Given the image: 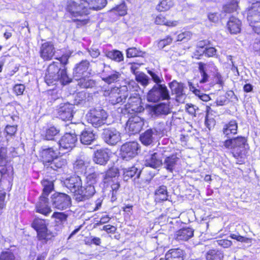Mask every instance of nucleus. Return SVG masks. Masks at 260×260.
<instances>
[{"label": "nucleus", "mask_w": 260, "mask_h": 260, "mask_svg": "<svg viewBox=\"0 0 260 260\" xmlns=\"http://www.w3.org/2000/svg\"><path fill=\"white\" fill-rule=\"evenodd\" d=\"M40 55L44 60L51 59L54 54L53 50H41Z\"/></svg>", "instance_id": "5fc2aeb1"}, {"label": "nucleus", "mask_w": 260, "mask_h": 260, "mask_svg": "<svg viewBox=\"0 0 260 260\" xmlns=\"http://www.w3.org/2000/svg\"><path fill=\"white\" fill-rule=\"evenodd\" d=\"M110 12L116 13L119 16H124L127 13L126 7L124 3H122L116 7L112 9Z\"/></svg>", "instance_id": "3c124183"}, {"label": "nucleus", "mask_w": 260, "mask_h": 260, "mask_svg": "<svg viewBox=\"0 0 260 260\" xmlns=\"http://www.w3.org/2000/svg\"><path fill=\"white\" fill-rule=\"evenodd\" d=\"M54 237L53 233L47 228L37 234V238L43 244H46Z\"/></svg>", "instance_id": "2f4dec72"}, {"label": "nucleus", "mask_w": 260, "mask_h": 260, "mask_svg": "<svg viewBox=\"0 0 260 260\" xmlns=\"http://www.w3.org/2000/svg\"><path fill=\"white\" fill-rule=\"evenodd\" d=\"M85 161L81 158H77L73 164V168L76 172H82L85 169Z\"/></svg>", "instance_id": "49530a36"}, {"label": "nucleus", "mask_w": 260, "mask_h": 260, "mask_svg": "<svg viewBox=\"0 0 260 260\" xmlns=\"http://www.w3.org/2000/svg\"><path fill=\"white\" fill-rule=\"evenodd\" d=\"M43 186V193L40 197L39 202L36 205L37 212L45 215H47L51 212V209L48 206L47 197L53 189V183L51 181L44 180L42 182Z\"/></svg>", "instance_id": "7ed1b4c3"}, {"label": "nucleus", "mask_w": 260, "mask_h": 260, "mask_svg": "<svg viewBox=\"0 0 260 260\" xmlns=\"http://www.w3.org/2000/svg\"><path fill=\"white\" fill-rule=\"evenodd\" d=\"M155 22L157 24L166 25L169 26H175L178 23L177 21H168L165 17L161 15L157 16L156 17Z\"/></svg>", "instance_id": "ea45409f"}, {"label": "nucleus", "mask_w": 260, "mask_h": 260, "mask_svg": "<svg viewBox=\"0 0 260 260\" xmlns=\"http://www.w3.org/2000/svg\"><path fill=\"white\" fill-rule=\"evenodd\" d=\"M199 70L202 77L200 83H203L206 82L208 79V75L206 73L207 70L205 64L203 62L199 63Z\"/></svg>", "instance_id": "8fccbe9b"}, {"label": "nucleus", "mask_w": 260, "mask_h": 260, "mask_svg": "<svg viewBox=\"0 0 260 260\" xmlns=\"http://www.w3.org/2000/svg\"><path fill=\"white\" fill-rule=\"evenodd\" d=\"M194 230L190 228H184L176 232V239L179 241H187L193 236Z\"/></svg>", "instance_id": "393cba45"}, {"label": "nucleus", "mask_w": 260, "mask_h": 260, "mask_svg": "<svg viewBox=\"0 0 260 260\" xmlns=\"http://www.w3.org/2000/svg\"><path fill=\"white\" fill-rule=\"evenodd\" d=\"M122 91L123 90L122 87H114L110 90L105 91L104 95L109 96V101L113 105L123 104L126 102L129 94L127 91L123 92Z\"/></svg>", "instance_id": "6e6552de"}, {"label": "nucleus", "mask_w": 260, "mask_h": 260, "mask_svg": "<svg viewBox=\"0 0 260 260\" xmlns=\"http://www.w3.org/2000/svg\"><path fill=\"white\" fill-rule=\"evenodd\" d=\"M126 56L128 58L141 56L143 52L139 50H126Z\"/></svg>", "instance_id": "bf43d9fd"}, {"label": "nucleus", "mask_w": 260, "mask_h": 260, "mask_svg": "<svg viewBox=\"0 0 260 260\" xmlns=\"http://www.w3.org/2000/svg\"><path fill=\"white\" fill-rule=\"evenodd\" d=\"M77 142V135L75 133H66L57 143L59 153H65L71 151Z\"/></svg>", "instance_id": "0eeeda50"}, {"label": "nucleus", "mask_w": 260, "mask_h": 260, "mask_svg": "<svg viewBox=\"0 0 260 260\" xmlns=\"http://www.w3.org/2000/svg\"><path fill=\"white\" fill-rule=\"evenodd\" d=\"M98 174L95 172L89 174L86 177L85 183L83 186L84 199H89L95 193L94 184L97 182Z\"/></svg>", "instance_id": "f8f14e48"}, {"label": "nucleus", "mask_w": 260, "mask_h": 260, "mask_svg": "<svg viewBox=\"0 0 260 260\" xmlns=\"http://www.w3.org/2000/svg\"><path fill=\"white\" fill-rule=\"evenodd\" d=\"M118 173V171L116 168H112L107 171L104 175V180L105 182L108 181V179L113 177H115Z\"/></svg>", "instance_id": "864d4df0"}, {"label": "nucleus", "mask_w": 260, "mask_h": 260, "mask_svg": "<svg viewBox=\"0 0 260 260\" xmlns=\"http://www.w3.org/2000/svg\"><path fill=\"white\" fill-rule=\"evenodd\" d=\"M191 34L189 31H185L182 32L177 36V41L185 42L190 39Z\"/></svg>", "instance_id": "052dcab7"}, {"label": "nucleus", "mask_w": 260, "mask_h": 260, "mask_svg": "<svg viewBox=\"0 0 260 260\" xmlns=\"http://www.w3.org/2000/svg\"><path fill=\"white\" fill-rule=\"evenodd\" d=\"M74 106L69 103H61L56 108L57 115L62 120H70L73 116Z\"/></svg>", "instance_id": "4468645a"}, {"label": "nucleus", "mask_w": 260, "mask_h": 260, "mask_svg": "<svg viewBox=\"0 0 260 260\" xmlns=\"http://www.w3.org/2000/svg\"><path fill=\"white\" fill-rule=\"evenodd\" d=\"M197 47L201 49H215L210 41L207 40L198 42L197 43Z\"/></svg>", "instance_id": "6e6d98bb"}, {"label": "nucleus", "mask_w": 260, "mask_h": 260, "mask_svg": "<svg viewBox=\"0 0 260 260\" xmlns=\"http://www.w3.org/2000/svg\"><path fill=\"white\" fill-rule=\"evenodd\" d=\"M237 0H232L231 2L223 7L222 12L225 13H231L236 11L238 7Z\"/></svg>", "instance_id": "a18cd8bd"}, {"label": "nucleus", "mask_w": 260, "mask_h": 260, "mask_svg": "<svg viewBox=\"0 0 260 260\" xmlns=\"http://www.w3.org/2000/svg\"><path fill=\"white\" fill-rule=\"evenodd\" d=\"M76 11L77 17L87 15L89 13L88 3L86 0H80V4L78 5Z\"/></svg>", "instance_id": "f704fd0d"}, {"label": "nucleus", "mask_w": 260, "mask_h": 260, "mask_svg": "<svg viewBox=\"0 0 260 260\" xmlns=\"http://www.w3.org/2000/svg\"><path fill=\"white\" fill-rule=\"evenodd\" d=\"M171 112L169 104L160 103L153 106L151 108L152 116H160L167 115Z\"/></svg>", "instance_id": "412c9836"}, {"label": "nucleus", "mask_w": 260, "mask_h": 260, "mask_svg": "<svg viewBox=\"0 0 260 260\" xmlns=\"http://www.w3.org/2000/svg\"><path fill=\"white\" fill-rule=\"evenodd\" d=\"M102 138L109 145L114 146L121 141V133L115 127H107L103 129Z\"/></svg>", "instance_id": "9d476101"}, {"label": "nucleus", "mask_w": 260, "mask_h": 260, "mask_svg": "<svg viewBox=\"0 0 260 260\" xmlns=\"http://www.w3.org/2000/svg\"><path fill=\"white\" fill-rule=\"evenodd\" d=\"M109 156L108 152L103 149L97 150L94 154L93 161L95 163L100 165H105L108 161Z\"/></svg>", "instance_id": "a878e982"}, {"label": "nucleus", "mask_w": 260, "mask_h": 260, "mask_svg": "<svg viewBox=\"0 0 260 260\" xmlns=\"http://www.w3.org/2000/svg\"><path fill=\"white\" fill-rule=\"evenodd\" d=\"M216 242L218 245L223 247V248H229L232 245V242L226 239L217 240Z\"/></svg>", "instance_id": "69168bd1"}, {"label": "nucleus", "mask_w": 260, "mask_h": 260, "mask_svg": "<svg viewBox=\"0 0 260 260\" xmlns=\"http://www.w3.org/2000/svg\"><path fill=\"white\" fill-rule=\"evenodd\" d=\"M95 139V135L90 130L83 131L80 137L81 143L84 145L90 144Z\"/></svg>", "instance_id": "c756f323"}, {"label": "nucleus", "mask_w": 260, "mask_h": 260, "mask_svg": "<svg viewBox=\"0 0 260 260\" xmlns=\"http://www.w3.org/2000/svg\"><path fill=\"white\" fill-rule=\"evenodd\" d=\"M139 148V144L136 142L126 143L121 146V157L124 160H130L138 154Z\"/></svg>", "instance_id": "9b49d317"}, {"label": "nucleus", "mask_w": 260, "mask_h": 260, "mask_svg": "<svg viewBox=\"0 0 260 260\" xmlns=\"http://www.w3.org/2000/svg\"><path fill=\"white\" fill-rule=\"evenodd\" d=\"M230 237L232 239L236 240L237 241H238L239 242L246 243L249 245H250L251 244V242H252L251 239L242 236L238 234H231Z\"/></svg>", "instance_id": "603ef678"}, {"label": "nucleus", "mask_w": 260, "mask_h": 260, "mask_svg": "<svg viewBox=\"0 0 260 260\" xmlns=\"http://www.w3.org/2000/svg\"><path fill=\"white\" fill-rule=\"evenodd\" d=\"M183 251L179 248L170 250L165 255L166 260H182Z\"/></svg>", "instance_id": "7c9ffc66"}, {"label": "nucleus", "mask_w": 260, "mask_h": 260, "mask_svg": "<svg viewBox=\"0 0 260 260\" xmlns=\"http://www.w3.org/2000/svg\"><path fill=\"white\" fill-rule=\"evenodd\" d=\"M143 125V119L138 116H134L128 119L126 128L131 134H135L140 132Z\"/></svg>", "instance_id": "aec40b11"}, {"label": "nucleus", "mask_w": 260, "mask_h": 260, "mask_svg": "<svg viewBox=\"0 0 260 260\" xmlns=\"http://www.w3.org/2000/svg\"><path fill=\"white\" fill-rule=\"evenodd\" d=\"M68 215L65 212H54L52 215V217L55 218V222L58 224H63L67 220Z\"/></svg>", "instance_id": "79ce46f5"}, {"label": "nucleus", "mask_w": 260, "mask_h": 260, "mask_svg": "<svg viewBox=\"0 0 260 260\" xmlns=\"http://www.w3.org/2000/svg\"><path fill=\"white\" fill-rule=\"evenodd\" d=\"M0 260H16L14 254L11 251L2 252L0 255Z\"/></svg>", "instance_id": "4d7b16f0"}, {"label": "nucleus", "mask_w": 260, "mask_h": 260, "mask_svg": "<svg viewBox=\"0 0 260 260\" xmlns=\"http://www.w3.org/2000/svg\"><path fill=\"white\" fill-rule=\"evenodd\" d=\"M108 116V113L105 110L94 109L90 111L88 120L92 126L99 127L106 123Z\"/></svg>", "instance_id": "1a4fd4ad"}, {"label": "nucleus", "mask_w": 260, "mask_h": 260, "mask_svg": "<svg viewBox=\"0 0 260 260\" xmlns=\"http://www.w3.org/2000/svg\"><path fill=\"white\" fill-rule=\"evenodd\" d=\"M227 25L231 34H236L241 31V22L235 17L232 16L230 18Z\"/></svg>", "instance_id": "bb28decb"}, {"label": "nucleus", "mask_w": 260, "mask_h": 260, "mask_svg": "<svg viewBox=\"0 0 260 260\" xmlns=\"http://www.w3.org/2000/svg\"><path fill=\"white\" fill-rule=\"evenodd\" d=\"M223 257V253L217 250L211 249L206 254L207 260H221Z\"/></svg>", "instance_id": "e433bc0d"}, {"label": "nucleus", "mask_w": 260, "mask_h": 260, "mask_svg": "<svg viewBox=\"0 0 260 260\" xmlns=\"http://www.w3.org/2000/svg\"><path fill=\"white\" fill-rule=\"evenodd\" d=\"M162 164L157 153H153L148 156L145 160V165L154 169H156Z\"/></svg>", "instance_id": "cd10ccee"}, {"label": "nucleus", "mask_w": 260, "mask_h": 260, "mask_svg": "<svg viewBox=\"0 0 260 260\" xmlns=\"http://www.w3.org/2000/svg\"><path fill=\"white\" fill-rule=\"evenodd\" d=\"M51 202L53 208L64 210L70 206L71 198L65 193H56L52 196Z\"/></svg>", "instance_id": "ddd939ff"}, {"label": "nucleus", "mask_w": 260, "mask_h": 260, "mask_svg": "<svg viewBox=\"0 0 260 260\" xmlns=\"http://www.w3.org/2000/svg\"><path fill=\"white\" fill-rule=\"evenodd\" d=\"M150 102H157L160 100H168L170 99L169 91L165 84H155L149 91L147 95Z\"/></svg>", "instance_id": "39448f33"}, {"label": "nucleus", "mask_w": 260, "mask_h": 260, "mask_svg": "<svg viewBox=\"0 0 260 260\" xmlns=\"http://www.w3.org/2000/svg\"><path fill=\"white\" fill-rule=\"evenodd\" d=\"M64 185L75 196V200L77 202L84 201L87 199H84L82 196L84 194L83 186H82V180L80 177L74 176L67 179L64 181Z\"/></svg>", "instance_id": "20e7f679"}, {"label": "nucleus", "mask_w": 260, "mask_h": 260, "mask_svg": "<svg viewBox=\"0 0 260 260\" xmlns=\"http://www.w3.org/2000/svg\"><path fill=\"white\" fill-rule=\"evenodd\" d=\"M169 87L173 94L176 95V100L179 103H184L186 98V94L184 91V84L173 80L169 83Z\"/></svg>", "instance_id": "dca6fc26"}, {"label": "nucleus", "mask_w": 260, "mask_h": 260, "mask_svg": "<svg viewBox=\"0 0 260 260\" xmlns=\"http://www.w3.org/2000/svg\"><path fill=\"white\" fill-rule=\"evenodd\" d=\"M103 230L105 231L107 233H114L116 231V228L113 225H106L103 227Z\"/></svg>", "instance_id": "774afa93"}, {"label": "nucleus", "mask_w": 260, "mask_h": 260, "mask_svg": "<svg viewBox=\"0 0 260 260\" xmlns=\"http://www.w3.org/2000/svg\"><path fill=\"white\" fill-rule=\"evenodd\" d=\"M167 187L165 185L160 186L155 192V199L156 201L160 202L168 200Z\"/></svg>", "instance_id": "473e14b6"}, {"label": "nucleus", "mask_w": 260, "mask_h": 260, "mask_svg": "<svg viewBox=\"0 0 260 260\" xmlns=\"http://www.w3.org/2000/svg\"><path fill=\"white\" fill-rule=\"evenodd\" d=\"M120 76V73L112 70L109 66H104L101 74L102 80L108 84L118 81Z\"/></svg>", "instance_id": "6ab92c4d"}, {"label": "nucleus", "mask_w": 260, "mask_h": 260, "mask_svg": "<svg viewBox=\"0 0 260 260\" xmlns=\"http://www.w3.org/2000/svg\"><path fill=\"white\" fill-rule=\"evenodd\" d=\"M156 131L152 129L147 130L140 136V139L141 142L145 145L151 144L154 139L153 135H156Z\"/></svg>", "instance_id": "c85d7f7f"}, {"label": "nucleus", "mask_w": 260, "mask_h": 260, "mask_svg": "<svg viewBox=\"0 0 260 260\" xmlns=\"http://www.w3.org/2000/svg\"><path fill=\"white\" fill-rule=\"evenodd\" d=\"M59 130L54 126H51L47 129L44 136L45 139L47 140H53L54 137L59 134Z\"/></svg>", "instance_id": "c03bdc74"}, {"label": "nucleus", "mask_w": 260, "mask_h": 260, "mask_svg": "<svg viewBox=\"0 0 260 260\" xmlns=\"http://www.w3.org/2000/svg\"><path fill=\"white\" fill-rule=\"evenodd\" d=\"M173 5L172 0H162L157 5L156 8L159 11H165L170 9Z\"/></svg>", "instance_id": "37998d69"}, {"label": "nucleus", "mask_w": 260, "mask_h": 260, "mask_svg": "<svg viewBox=\"0 0 260 260\" xmlns=\"http://www.w3.org/2000/svg\"><path fill=\"white\" fill-rule=\"evenodd\" d=\"M179 160V158L176 154H172L166 157L163 162H162L161 165L169 172L172 173L176 168Z\"/></svg>", "instance_id": "4be33fe9"}, {"label": "nucleus", "mask_w": 260, "mask_h": 260, "mask_svg": "<svg viewBox=\"0 0 260 260\" xmlns=\"http://www.w3.org/2000/svg\"><path fill=\"white\" fill-rule=\"evenodd\" d=\"M25 87L24 84H17L14 86L13 91L17 95H21L23 94Z\"/></svg>", "instance_id": "13d9d810"}, {"label": "nucleus", "mask_w": 260, "mask_h": 260, "mask_svg": "<svg viewBox=\"0 0 260 260\" xmlns=\"http://www.w3.org/2000/svg\"><path fill=\"white\" fill-rule=\"evenodd\" d=\"M107 56L109 58L119 62L123 60L122 53L118 50H111L106 53Z\"/></svg>", "instance_id": "a19ab883"}, {"label": "nucleus", "mask_w": 260, "mask_h": 260, "mask_svg": "<svg viewBox=\"0 0 260 260\" xmlns=\"http://www.w3.org/2000/svg\"><path fill=\"white\" fill-rule=\"evenodd\" d=\"M123 91H127L128 92V90L129 92H137L138 90L140 89L139 86L138 84V83L136 82L135 81L132 80L130 81L127 86H123L121 87ZM128 94H130L128 93Z\"/></svg>", "instance_id": "de8ad7c7"}, {"label": "nucleus", "mask_w": 260, "mask_h": 260, "mask_svg": "<svg viewBox=\"0 0 260 260\" xmlns=\"http://www.w3.org/2000/svg\"><path fill=\"white\" fill-rule=\"evenodd\" d=\"M247 20L253 30L260 34V2L253 3L248 10Z\"/></svg>", "instance_id": "423d86ee"}, {"label": "nucleus", "mask_w": 260, "mask_h": 260, "mask_svg": "<svg viewBox=\"0 0 260 260\" xmlns=\"http://www.w3.org/2000/svg\"><path fill=\"white\" fill-rule=\"evenodd\" d=\"M57 151L58 149L54 146L42 148V150L40 152V156L46 167H48V164L57 156Z\"/></svg>", "instance_id": "f3484780"}, {"label": "nucleus", "mask_w": 260, "mask_h": 260, "mask_svg": "<svg viewBox=\"0 0 260 260\" xmlns=\"http://www.w3.org/2000/svg\"><path fill=\"white\" fill-rule=\"evenodd\" d=\"M173 39L170 37H167V38L162 39L158 43V47L163 48L172 42Z\"/></svg>", "instance_id": "e2e57ef3"}, {"label": "nucleus", "mask_w": 260, "mask_h": 260, "mask_svg": "<svg viewBox=\"0 0 260 260\" xmlns=\"http://www.w3.org/2000/svg\"><path fill=\"white\" fill-rule=\"evenodd\" d=\"M148 73L150 75L152 80L156 84H161L163 79L160 78L155 73L151 70H148Z\"/></svg>", "instance_id": "680f3d73"}, {"label": "nucleus", "mask_w": 260, "mask_h": 260, "mask_svg": "<svg viewBox=\"0 0 260 260\" xmlns=\"http://www.w3.org/2000/svg\"><path fill=\"white\" fill-rule=\"evenodd\" d=\"M128 96L129 98L127 100L126 99L127 103L125 105L126 109H129L136 113L141 112L144 110L141 105V100L139 93L137 92L130 93Z\"/></svg>", "instance_id": "2eb2a0df"}, {"label": "nucleus", "mask_w": 260, "mask_h": 260, "mask_svg": "<svg viewBox=\"0 0 260 260\" xmlns=\"http://www.w3.org/2000/svg\"><path fill=\"white\" fill-rule=\"evenodd\" d=\"M141 173V170H139L134 166L125 168L123 170V179L127 181L129 179L134 177V180L136 181V179L140 178Z\"/></svg>", "instance_id": "b1692460"}, {"label": "nucleus", "mask_w": 260, "mask_h": 260, "mask_svg": "<svg viewBox=\"0 0 260 260\" xmlns=\"http://www.w3.org/2000/svg\"><path fill=\"white\" fill-rule=\"evenodd\" d=\"M89 66V62L87 60H83L76 64L73 74L76 80L87 76L90 74Z\"/></svg>", "instance_id": "a211bd4d"}, {"label": "nucleus", "mask_w": 260, "mask_h": 260, "mask_svg": "<svg viewBox=\"0 0 260 260\" xmlns=\"http://www.w3.org/2000/svg\"><path fill=\"white\" fill-rule=\"evenodd\" d=\"M201 55H205L206 57H213L216 55V50H200Z\"/></svg>", "instance_id": "338daca9"}, {"label": "nucleus", "mask_w": 260, "mask_h": 260, "mask_svg": "<svg viewBox=\"0 0 260 260\" xmlns=\"http://www.w3.org/2000/svg\"><path fill=\"white\" fill-rule=\"evenodd\" d=\"M136 80L142 85L146 86L149 83V78L144 73H140L136 75Z\"/></svg>", "instance_id": "09e8293b"}, {"label": "nucleus", "mask_w": 260, "mask_h": 260, "mask_svg": "<svg viewBox=\"0 0 260 260\" xmlns=\"http://www.w3.org/2000/svg\"><path fill=\"white\" fill-rule=\"evenodd\" d=\"M69 57V54L63 55L60 58V63L54 62L48 66L45 77V81L47 85H55L58 81L62 85H66L71 82V79L67 75L65 67L61 68V64H67Z\"/></svg>", "instance_id": "f257e3e1"}, {"label": "nucleus", "mask_w": 260, "mask_h": 260, "mask_svg": "<svg viewBox=\"0 0 260 260\" xmlns=\"http://www.w3.org/2000/svg\"><path fill=\"white\" fill-rule=\"evenodd\" d=\"M88 9L101 10L106 5V0H86Z\"/></svg>", "instance_id": "c9c22d12"}, {"label": "nucleus", "mask_w": 260, "mask_h": 260, "mask_svg": "<svg viewBox=\"0 0 260 260\" xmlns=\"http://www.w3.org/2000/svg\"><path fill=\"white\" fill-rule=\"evenodd\" d=\"M223 146L231 150L233 157L237 159V163L243 164L249 149L247 139L244 137H237L228 139L222 142Z\"/></svg>", "instance_id": "f03ea898"}, {"label": "nucleus", "mask_w": 260, "mask_h": 260, "mask_svg": "<svg viewBox=\"0 0 260 260\" xmlns=\"http://www.w3.org/2000/svg\"><path fill=\"white\" fill-rule=\"evenodd\" d=\"M67 164V160L65 159L57 157H55L49 164L48 165L47 168H50L51 169L56 170L65 166Z\"/></svg>", "instance_id": "72a5a7b5"}, {"label": "nucleus", "mask_w": 260, "mask_h": 260, "mask_svg": "<svg viewBox=\"0 0 260 260\" xmlns=\"http://www.w3.org/2000/svg\"><path fill=\"white\" fill-rule=\"evenodd\" d=\"M238 123L236 120H232L225 124L222 128V132L225 137L229 138L233 135L237 133Z\"/></svg>", "instance_id": "5701e85b"}, {"label": "nucleus", "mask_w": 260, "mask_h": 260, "mask_svg": "<svg viewBox=\"0 0 260 260\" xmlns=\"http://www.w3.org/2000/svg\"><path fill=\"white\" fill-rule=\"evenodd\" d=\"M78 4H80V0L69 1L68 2L67 10L73 17H77V11H76Z\"/></svg>", "instance_id": "58836bf2"}, {"label": "nucleus", "mask_w": 260, "mask_h": 260, "mask_svg": "<svg viewBox=\"0 0 260 260\" xmlns=\"http://www.w3.org/2000/svg\"><path fill=\"white\" fill-rule=\"evenodd\" d=\"M32 227L37 231V234L47 228L46 221L39 218L35 219L34 220L32 223Z\"/></svg>", "instance_id": "4c0bfd02"}, {"label": "nucleus", "mask_w": 260, "mask_h": 260, "mask_svg": "<svg viewBox=\"0 0 260 260\" xmlns=\"http://www.w3.org/2000/svg\"><path fill=\"white\" fill-rule=\"evenodd\" d=\"M17 125H7L5 127V132L8 135L13 136L17 131Z\"/></svg>", "instance_id": "0e129e2a"}]
</instances>
